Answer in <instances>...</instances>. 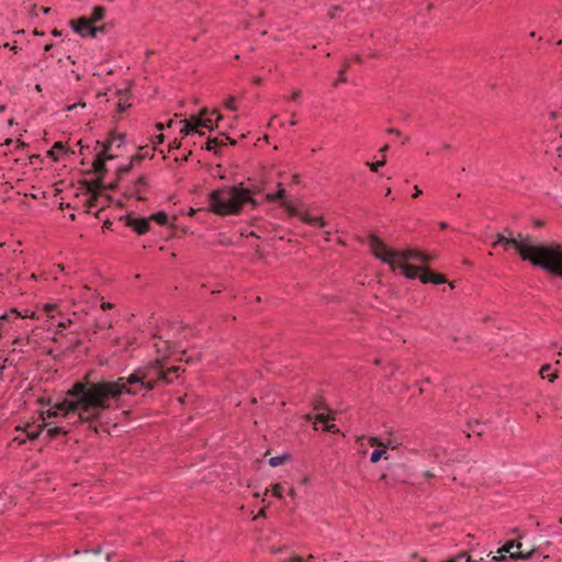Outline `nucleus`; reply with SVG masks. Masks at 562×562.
Instances as JSON below:
<instances>
[{"mask_svg":"<svg viewBox=\"0 0 562 562\" xmlns=\"http://www.w3.org/2000/svg\"><path fill=\"white\" fill-rule=\"evenodd\" d=\"M136 383L150 391L157 381L149 376V372L140 370L115 381H77L63 401L42 413V419L45 422L47 418H59L60 423L72 427L94 422L110 408L112 400H117L122 394H136L135 390L128 387Z\"/></svg>","mask_w":562,"mask_h":562,"instance_id":"1","label":"nucleus"},{"mask_svg":"<svg viewBox=\"0 0 562 562\" xmlns=\"http://www.w3.org/2000/svg\"><path fill=\"white\" fill-rule=\"evenodd\" d=\"M368 244L374 258L386 265L393 273H398L408 280L418 279L424 284H443L447 281L443 274L426 267L434 259L426 251L409 247L392 248L374 234L369 235Z\"/></svg>","mask_w":562,"mask_h":562,"instance_id":"2","label":"nucleus"},{"mask_svg":"<svg viewBox=\"0 0 562 562\" xmlns=\"http://www.w3.org/2000/svg\"><path fill=\"white\" fill-rule=\"evenodd\" d=\"M123 145V135L113 136L105 144H103L102 150L94 158L92 162V168L94 173L97 175V179L89 181L86 180L82 182V188L85 190V194L87 195L85 204L87 212H91L93 207L99 205V200L102 198V193L100 192L101 188L113 189L119 186V182H110L105 184L103 183V179L104 176L110 171L109 162L120 156V154L113 151V146L120 148ZM149 150H151V148H149L147 145L139 147V151L131 158L128 165L117 167V181H120L123 178V176L132 169L135 162L140 161L145 156H147L149 154Z\"/></svg>","mask_w":562,"mask_h":562,"instance_id":"3","label":"nucleus"},{"mask_svg":"<svg viewBox=\"0 0 562 562\" xmlns=\"http://www.w3.org/2000/svg\"><path fill=\"white\" fill-rule=\"evenodd\" d=\"M272 183V179L265 173L259 180L249 179V184L239 182L233 186H223L207 195V210L218 216L238 215L246 205L252 210L259 205L256 195L263 194Z\"/></svg>","mask_w":562,"mask_h":562,"instance_id":"4","label":"nucleus"},{"mask_svg":"<svg viewBox=\"0 0 562 562\" xmlns=\"http://www.w3.org/2000/svg\"><path fill=\"white\" fill-rule=\"evenodd\" d=\"M496 245H502L506 251L514 249L521 260L562 279V244H536L528 235L517 234L514 237L497 235L493 246Z\"/></svg>","mask_w":562,"mask_h":562,"instance_id":"5","label":"nucleus"},{"mask_svg":"<svg viewBox=\"0 0 562 562\" xmlns=\"http://www.w3.org/2000/svg\"><path fill=\"white\" fill-rule=\"evenodd\" d=\"M358 442L360 445V452L363 454L367 453V447L374 448L370 454L371 463H378L381 460H387V451L396 450L401 446V442L397 440L391 438L383 440L382 438L375 436L361 437L358 439Z\"/></svg>","mask_w":562,"mask_h":562,"instance_id":"6","label":"nucleus"},{"mask_svg":"<svg viewBox=\"0 0 562 562\" xmlns=\"http://www.w3.org/2000/svg\"><path fill=\"white\" fill-rule=\"evenodd\" d=\"M276 186H277V190L274 192H270V191L267 190L263 193L266 202L272 203V202H276V201H281V206L286 211V213L289 215H291V216H299L300 217V213L301 212L297 211L295 205L292 202H290V201H284L283 200L284 194H285V190L282 187L281 182L277 181Z\"/></svg>","mask_w":562,"mask_h":562,"instance_id":"7","label":"nucleus"},{"mask_svg":"<svg viewBox=\"0 0 562 562\" xmlns=\"http://www.w3.org/2000/svg\"><path fill=\"white\" fill-rule=\"evenodd\" d=\"M70 26L72 30L83 37H92L94 38L99 32H103V26H94L91 20L82 16L76 20L70 21Z\"/></svg>","mask_w":562,"mask_h":562,"instance_id":"8","label":"nucleus"},{"mask_svg":"<svg viewBox=\"0 0 562 562\" xmlns=\"http://www.w3.org/2000/svg\"><path fill=\"white\" fill-rule=\"evenodd\" d=\"M35 337L36 333H34V330L26 336H14L12 339L13 351L25 352L29 349L36 350L38 348V342Z\"/></svg>","mask_w":562,"mask_h":562,"instance_id":"9","label":"nucleus"},{"mask_svg":"<svg viewBox=\"0 0 562 562\" xmlns=\"http://www.w3.org/2000/svg\"><path fill=\"white\" fill-rule=\"evenodd\" d=\"M148 191V181L145 176H139L131 186L125 188V194L137 200H144Z\"/></svg>","mask_w":562,"mask_h":562,"instance_id":"10","label":"nucleus"},{"mask_svg":"<svg viewBox=\"0 0 562 562\" xmlns=\"http://www.w3.org/2000/svg\"><path fill=\"white\" fill-rule=\"evenodd\" d=\"M166 357L162 358H156V366H157V374L158 379H161L162 381L167 383L173 382L175 379L179 378V371L180 367L173 366L169 368L168 370H164Z\"/></svg>","mask_w":562,"mask_h":562,"instance_id":"11","label":"nucleus"},{"mask_svg":"<svg viewBox=\"0 0 562 562\" xmlns=\"http://www.w3.org/2000/svg\"><path fill=\"white\" fill-rule=\"evenodd\" d=\"M514 548H521V542H516L514 540L507 541L499 550L498 553H509V558L513 560H527L531 558L532 551L528 553H524L519 550L514 551Z\"/></svg>","mask_w":562,"mask_h":562,"instance_id":"12","label":"nucleus"},{"mask_svg":"<svg viewBox=\"0 0 562 562\" xmlns=\"http://www.w3.org/2000/svg\"><path fill=\"white\" fill-rule=\"evenodd\" d=\"M121 221H123L126 226L131 227L138 235H143V234L147 233L150 228L149 218H145V217L133 218L132 216L127 215V216L121 217Z\"/></svg>","mask_w":562,"mask_h":562,"instance_id":"13","label":"nucleus"},{"mask_svg":"<svg viewBox=\"0 0 562 562\" xmlns=\"http://www.w3.org/2000/svg\"><path fill=\"white\" fill-rule=\"evenodd\" d=\"M83 553L85 558L82 562H109L110 560L109 555H105L104 558L101 557V546H97L94 549L91 550H86Z\"/></svg>","mask_w":562,"mask_h":562,"instance_id":"14","label":"nucleus"},{"mask_svg":"<svg viewBox=\"0 0 562 562\" xmlns=\"http://www.w3.org/2000/svg\"><path fill=\"white\" fill-rule=\"evenodd\" d=\"M300 220L305 224L315 225L318 227H324L326 225V222L322 216L313 215L310 211L301 212Z\"/></svg>","mask_w":562,"mask_h":562,"instance_id":"15","label":"nucleus"},{"mask_svg":"<svg viewBox=\"0 0 562 562\" xmlns=\"http://www.w3.org/2000/svg\"><path fill=\"white\" fill-rule=\"evenodd\" d=\"M539 375L541 379L548 380L549 383H553L559 378V371L557 369H552L551 364L546 363L541 366Z\"/></svg>","mask_w":562,"mask_h":562,"instance_id":"16","label":"nucleus"},{"mask_svg":"<svg viewBox=\"0 0 562 562\" xmlns=\"http://www.w3.org/2000/svg\"><path fill=\"white\" fill-rule=\"evenodd\" d=\"M44 426L47 427V435L50 439L58 435H67L69 432V428L64 425L52 426V423H45Z\"/></svg>","mask_w":562,"mask_h":562,"instance_id":"17","label":"nucleus"},{"mask_svg":"<svg viewBox=\"0 0 562 562\" xmlns=\"http://www.w3.org/2000/svg\"><path fill=\"white\" fill-rule=\"evenodd\" d=\"M155 348H156L157 355H158L157 358H162L164 356L166 357V359L168 358V356H169V347H168V342L167 341L158 339L155 342Z\"/></svg>","mask_w":562,"mask_h":562,"instance_id":"18","label":"nucleus"},{"mask_svg":"<svg viewBox=\"0 0 562 562\" xmlns=\"http://www.w3.org/2000/svg\"><path fill=\"white\" fill-rule=\"evenodd\" d=\"M65 153V146L60 142H56L52 149L47 151V155L52 157L54 160H58L59 156Z\"/></svg>","mask_w":562,"mask_h":562,"instance_id":"19","label":"nucleus"},{"mask_svg":"<svg viewBox=\"0 0 562 562\" xmlns=\"http://www.w3.org/2000/svg\"><path fill=\"white\" fill-rule=\"evenodd\" d=\"M290 460H291V454L290 453H283L281 456H277V457L270 458L269 459V464H270V467L276 468V467L284 464L285 462H288Z\"/></svg>","mask_w":562,"mask_h":562,"instance_id":"20","label":"nucleus"},{"mask_svg":"<svg viewBox=\"0 0 562 562\" xmlns=\"http://www.w3.org/2000/svg\"><path fill=\"white\" fill-rule=\"evenodd\" d=\"M105 15V9L101 5H97L93 8L91 16L88 20H91L92 23H97L101 21Z\"/></svg>","mask_w":562,"mask_h":562,"instance_id":"21","label":"nucleus"},{"mask_svg":"<svg viewBox=\"0 0 562 562\" xmlns=\"http://www.w3.org/2000/svg\"><path fill=\"white\" fill-rule=\"evenodd\" d=\"M224 139H228V137H227V136L222 135V138L215 137V138L209 139V140L206 142L205 148H206L207 150H214V149H216L218 146H222V145L224 144Z\"/></svg>","mask_w":562,"mask_h":562,"instance_id":"22","label":"nucleus"},{"mask_svg":"<svg viewBox=\"0 0 562 562\" xmlns=\"http://www.w3.org/2000/svg\"><path fill=\"white\" fill-rule=\"evenodd\" d=\"M140 371H145V372H149V376L151 379H156V381H158V374H157V366H156V360L151 363H149L148 366H146L145 368H142L139 369Z\"/></svg>","mask_w":562,"mask_h":562,"instance_id":"23","label":"nucleus"},{"mask_svg":"<svg viewBox=\"0 0 562 562\" xmlns=\"http://www.w3.org/2000/svg\"><path fill=\"white\" fill-rule=\"evenodd\" d=\"M207 114V110L203 109L201 110L200 114L198 116H192L190 120L193 122V125H195V130L199 126H202L204 116Z\"/></svg>","mask_w":562,"mask_h":562,"instance_id":"24","label":"nucleus"},{"mask_svg":"<svg viewBox=\"0 0 562 562\" xmlns=\"http://www.w3.org/2000/svg\"><path fill=\"white\" fill-rule=\"evenodd\" d=\"M386 164L385 156L382 157V159L375 161V162H367V166L370 168L372 172H378L381 167H383Z\"/></svg>","mask_w":562,"mask_h":562,"instance_id":"25","label":"nucleus"},{"mask_svg":"<svg viewBox=\"0 0 562 562\" xmlns=\"http://www.w3.org/2000/svg\"><path fill=\"white\" fill-rule=\"evenodd\" d=\"M149 221L153 220L159 225H165L167 223V214L165 212H158L156 214H153L150 217H148Z\"/></svg>","mask_w":562,"mask_h":562,"instance_id":"26","label":"nucleus"},{"mask_svg":"<svg viewBox=\"0 0 562 562\" xmlns=\"http://www.w3.org/2000/svg\"><path fill=\"white\" fill-rule=\"evenodd\" d=\"M42 430V427L41 426H37V427H32V426H27L26 427V435L30 439H35L38 437L40 432Z\"/></svg>","mask_w":562,"mask_h":562,"instance_id":"27","label":"nucleus"},{"mask_svg":"<svg viewBox=\"0 0 562 562\" xmlns=\"http://www.w3.org/2000/svg\"><path fill=\"white\" fill-rule=\"evenodd\" d=\"M184 126L181 128V133L189 134L191 132H196L195 125H193V122L191 120H184L182 121Z\"/></svg>","mask_w":562,"mask_h":562,"instance_id":"28","label":"nucleus"},{"mask_svg":"<svg viewBox=\"0 0 562 562\" xmlns=\"http://www.w3.org/2000/svg\"><path fill=\"white\" fill-rule=\"evenodd\" d=\"M313 560V555H308L307 559H304L302 557H299V555H292L288 559H284L283 561L281 562H311Z\"/></svg>","mask_w":562,"mask_h":562,"instance_id":"29","label":"nucleus"},{"mask_svg":"<svg viewBox=\"0 0 562 562\" xmlns=\"http://www.w3.org/2000/svg\"><path fill=\"white\" fill-rule=\"evenodd\" d=\"M224 108L227 109V110H231V111H236L237 106H236V99H235V97H229L224 102Z\"/></svg>","mask_w":562,"mask_h":562,"instance_id":"30","label":"nucleus"},{"mask_svg":"<svg viewBox=\"0 0 562 562\" xmlns=\"http://www.w3.org/2000/svg\"><path fill=\"white\" fill-rule=\"evenodd\" d=\"M271 493L277 498H282V486L279 483L271 485Z\"/></svg>","mask_w":562,"mask_h":562,"instance_id":"31","label":"nucleus"},{"mask_svg":"<svg viewBox=\"0 0 562 562\" xmlns=\"http://www.w3.org/2000/svg\"><path fill=\"white\" fill-rule=\"evenodd\" d=\"M44 312L47 314L48 317H54L53 312L57 310L56 304L47 303L43 306Z\"/></svg>","mask_w":562,"mask_h":562,"instance_id":"32","label":"nucleus"},{"mask_svg":"<svg viewBox=\"0 0 562 562\" xmlns=\"http://www.w3.org/2000/svg\"><path fill=\"white\" fill-rule=\"evenodd\" d=\"M329 420V415H325V414H317L315 417H314V425L321 423V424H327Z\"/></svg>","mask_w":562,"mask_h":562,"instance_id":"33","label":"nucleus"},{"mask_svg":"<svg viewBox=\"0 0 562 562\" xmlns=\"http://www.w3.org/2000/svg\"><path fill=\"white\" fill-rule=\"evenodd\" d=\"M495 321V314H484L481 316L480 322L487 324Z\"/></svg>","mask_w":562,"mask_h":562,"instance_id":"34","label":"nucleus"},{"mask_svg":"<svg viewBox=\"0 0 562 562\" xmlns=\"http://www.w3.org/2000/svg\"><path fill=\"white\" fill-rule=\"evenodd\" d=\"M324 430H326L328 432H333V434L339 432V429L335 424H328V423L325 425Z\"/></svg>","mask_w":562,"mask_h":562,"instance_id":"35","label":"nucleus"},{"mask_svg":"<svg viewBox=\"0 0 562 562\" xmlns=\"http://www.w3.org/2000/svg\"><path fill=\"white\" fill-rule=\"evenodd\" d=\"M164 142V135L159 134L156 136L155 140L153 142L151 151L156 149V146L161 144Z\"/></svg>","mask_w":562,"mask_h":562,"instance_id":"36","label":"nucleus"},{"mask_svg":"<svg viewBox=\"0 0 562 562\" xmlns=\"http://www.w3.org/2000/svg\"><path fill=\"white\" fill-rule=\"evenodd\" d=\"M340 11H341V10H340V8H339V7H333L331 9H329V11H328V15H329L330 18H336V16H338V14L340 13Z\"/></svg>","mask_w":562,"mask_h":562,"instance_id":"37","label":"nucleus"},{"mask_svg":"<svg viewBox=\"0 0 562 562\" xmlns=\"http://www.w3.org/2000/svg\"><path fill=\"white\" fill-rule=\"evenodd\" d=\"M301 97V91L299 89H295L291 92V97H290V100L291 101H297Z\"/></svg>","mask_w":562,"mask_h":562,"instance_id":"38","label":"nucleus"},{"mask_svg":"<svg viewBox=\"0 0 562 562\" xmlns=\"http://www.w3.org/2000/svg\"><path fill=\"white\" fill-rule=\"evenodd\" d=\"M12 313H15L20 316V314L16 312V310H12ZM21 317L25 318V317H30V318H35L36 315L34 312H29V311H25V313L23 315H21Z\"/></svg>","mask_w":562,"mask_h":562,"instance_id":"39","label":"nucleus"},{"mask_svg":"<svg viewBox=\"0 0 562 562\" xmlns=\"http://www.w3.org/2000/svg\"><path fill=\"white\" fill-rule=\"evenodd\" d=\"M555 194H557V198L562 202V182L557 184Z\"/></svg>","mask_w":562,"mask_h":562,"instance_id":"40","label":"nucleus"},{"mask_svg":"<svg viewBox=\"0 0 562 562\" xmlns=\"http://www.w3.org/2000/svg\"><path fill=\"white\" fill-rule=\"evenodd\" d=\"M552 150L557 151L559 157L561 156V154H560L561 147L560 146H552V147L544 148V151L547 154L551 153Z\"/></svg>","mask_w":562,"mask_h":562,"instance_id":"41","label":"nucleus"},{"mask_svg":"<svg viewBox=\"0 0 562 562\" xmlns=\"http://www.w3.org/2000/svg\"><path fill=\"white\" fill-rule=\"evenodd\" d=\"M71 323H72V322H71V319H70V318H66V319H64V321L59 322V323L57 324V326H58V327H61V328H66V327L70 326V325H71Z\"/></svg>","mask_w":562,"mask_h":562,"instance_id":"42","label":"nucleus"},{"mask_svg":"<svg viewBox=\"0 0 562 562\" xmlns=\"http://www.w3.org/2000/svg\"><path fill=\"white\" fill-rule=\"evenodd\" d=\"M113 307H114V304H112V303H110V302H104V301H102V302H101V308H102L103 311H105V310H111V308H113Z\"/></svg>","mask_w":562,"mask_h":562,"instance_id":"43","label":"nucleus"},{"mask_svg":"<svg viewBox=\"0 0 562 562\" xmlns=\"http://www.w3.org/2000/svg\"><path fill=\"white\" fill-rule=\"evenodd\" d=\"M422 193H423V192H422V190L419 189V187H418V186H414V192H413L412 196H413L414 199H416V198H418Z\"/></svg>","mask_w":562,"mask_h":562,"instance_id":"44","label":"nucleus"},{"mask_svg":"<svg viewBox=\"0 0 562 562\" xmlns=\"http://www.w3.org/2000/svg\"><path fill=\"white\" fill-rule=\"evenodd\" d=\"M266 517V509L261 508L258 514L254 517V519L265 518Z\"/></svg>","mask_w":562,"mask_h":562,"instance_id":"45","label":"nucleus"},{"mask_svg":"<svg viewBox=\"0 0 562 562\" xmlns=\"http://www.w3.org/2000/svg\"><path fill=\"white\" fill-rule=\"evenodd\" d=\"M202 127H206V128L212 130V128H213V126H212V124H211V120H210V119H204L203 124H202Z\"/></svg>","mask_w":562,"mask_h":562,"instance_id":"46","label":"nucleus"},{"mask_svg":"<svg viewBox=\"0 0 562 562\" xmlns=\"http://www.w3.org/2000/svg\"><path fill=\"white\" fill-rule=\"evenodd\" d=\"M501 555H495L493 557V560L496 561V562H503L506 557L504 555V553H499Z\"/></svg>","mask_w":562,"mask_h":562,"instance_id":"47","label":"nucleus"},{"mask_svg":"<svg viewBox=\"0 0 562 562\" xmlns=\"http://www.w3.org/2000/svg\"><path fill=\"white\" fill-rule=\"evenodd\" d=\"M212 114H216V123H218L223 119L222 114H220L216 109L212 111Z\"/></svg>","mask_w":562,"mask_h":562,"instance_id":"48","label":"nucleus"},{"mask_svg":"<svg viewBox=\"0 0 562 562\" xmlns=\"http://www.w3.org/2000/svg\"><path fill=\"white\" fill-rule=\"evenodd\" d=\"M111 225H112V223L109 220H106V221L103 222L102 228L103 229H109L111 227Z\"/></svg>","mask_w":562,"mask_h":562,"instance_id":"49","label":"nucleus"},{"mask_svg":"<svg viewBox=\"0 0 562 562\" xmlns=\"http://www.w3.org/2000/svg\"><path fill=\"white\" fill-rule=\"evenodd\" d=\"M289 496H290L291 498H295V496H296V491H295V488H294V487H291V488L289 490Z\"/></svg>","mask_w":562,"mask_h":562,"instance_id":"50","label":"nucleus"},{"mask_svg":"<svg viewBox=\"0 0 562 562\" xmlns=\"http://www.w3.org/2000/svg\"><path fill=\"white\" fill-rule=\"evenodd\" d=\"M180 147V143H178L177 140H175L172 144L169 145V148H179Z\"/></svg>","mask_w":562,"mask_h":562,"instance_id":"51","label":"nucleus"},{"mask_svg":"<svg viewBox=\"0 0 562 562\" xmlns=\"http://www.w3.org/2000/svg\"><path fill=\"white\" fill-rule=\"evenodd\" d=\"M117 108H119V111H120V112L124 111V109H125V106L123 105V103H122V102H119V103H117Z\"/></svg>","mask_w":562,"mask_h":562,"instance_id":"52","label":"nucleus"},{"mask_svg":"<svg viewBox=\"0 0 562 562\" xmlns=\"http://www.w3.org/2000/svg\"><path fill=\"white\" fill-rule=\"evenodd\" d=\"M55 267H56L59 271H64V270H65V267H64V265H61V263H58V265H56Z\"/></svg>","mask_w":562,"mask_h":562,"instance_id":"53","label":"nucleus"},{"mask_svg":"<svg viewBox=\"0 0 562 562\" xmlns=\"http://www.w3.org/2000/svg\"><path fill=\"white\" fill-rule=\"evenodd\" d=\"M193 214H195V210H194V209H192V207H191V209H189V211H188V215H189V216H192Z\"/></svg>","mask_w":562,"mask_h":562,"instance_id":"54","label":"nucleus"},{"mask_svg":"<svg viewBox=\"0 0 562 562\" xmlns=\"http://www.w3.org/2000/svg\"><path fill=\"white\" fill-rule=\"evenodd\" d=\"M156 127H157V130H158V131H161V130L164 128V125H162L161 123H158V124L156 125Z\"/></svg>","mask_w":562,"mask_h":562,"instance_id":"55","label":"nucleus"},{"mask_svg":"<svg viewBox=\"0 0 562 562\" xmlns=\"http://www.w3.org/2000/svg\"><path fill=\"white\" fill-rule=\"evenodd\" d=\"M386 150H387V146H384V147H382V148H381V153H382V154H384ZM383 156H384V155H382V157H383Z\"/></svg>","mask_w":562,"mask_h":562,"instance_id":"56","label":"nucleus"},{"mask_svg":"<svg viewBox=\"0 0 562 562\" xmlns=\"http://www.w3.org/2000/svg\"><path fill=\"white\" fill-rule=\"evenodd\" d=\"M380 479L383 480V481L386 480L387 479V474L383 473Z\"/></svg>","mask_w":562,"mask_h":562,"instance_id":"57","label":"nucleus"},{"mask_svg":"<svg viewBox=\"0 0 562 562\" xmlns=\"http://www.w3.org/2000/svg\"><path fill=\"white\" fill-rule=\"evenodd\" d=\"M447 227V224L446 223H441L440 224V228H446Z\"/></svg>","mask_w":562,"mask_h":562,"instance_id":"58","label":"nucleus"},{"mask_svg":"<svg viewBox=\"0 0 562 562\" xmlns=\"http://www.w3.org/2000/svg\"><path fill=\"white\" fill-rule=\"evenodd\" d=\"M330 233L326 232V240H329Z\"/></svg>","mask_w":562,"mask_h":562,"instance_id":"59","label":"nucleus"},{"mask_svg":"<svg viewBox=\"0 0 562 562\" xmlns=\"http://www.w3.org/2000/svg\"><path fill=\"white\" fill-rule=\"evenodd\" d=\"M36 90H37V91H41V90H42L41 85H36Z\"/></svg>","mask_w":562,"mask_h":562,"instance_id":"60","label":"nucleus"},{"mask_svg":"<svg viewBox=\"0 0 562 562\" xmlns=\"http://www.w3.org/2000/svg\"><path fill=\"white\" fill-rule=\"evenodd\" d=\"M391 193V188H387V190L385 191V194L389 195Z\"/></svg>","mask_w":562,"mask_h":562,"instance_id":"61","label":"nucleus"},{"mask_svg":"<svg viewBox=\"0 0 562 562\" xmlns=\"http://www.w3.org/2000/svg\"><path fill=\"white\" fill-rule=\"evenodd\" d=\"M31 279L32 280H36V276L35 274H31Z\"/></svg>","mask_w":562,"mask_h":562,"instance_id":"62","label":"nucleus"},{"mask_svg":"<svg viewBox=\"0 0 562 562\" xmlns=\"http://www.w3.org/2000/svg\"><path fill=\"white\" fill-rule=\"evenodd\" d=\"M7 316L3 314V315H0V321L4 319Z\"/></svg>","mask_w":562,"mask_h":562,"instance_id":"63","label":"nucleus"},{"mask_svg":"<svg viewBox=\"0 0 562 562\" xmlns=\"http://www.w3.org/2000/svg\"><path fill=\"white\" fill-rule=\"evenodd\" d=\"M178 562H184V561H183V560H180V561H178Z\"/></svg>","mask_w":562,"mask_h":562,"instance_id":"64","label":"nucleus"}]
</instances>
